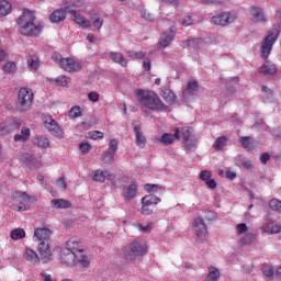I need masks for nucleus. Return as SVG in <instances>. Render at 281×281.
<instances>
[{"mask_svg":"<svg viewBox=\"0 0 281 281\" xmlns=\"http://www.w3.org/2000/svg\"><path fill=\"white\" fill-rule=\"evenodd\" d=\"M30 127H22L21 134H16L14 136V142H27V139H30Z\"/></svg>","mask_w":281,"mask_h":281,"instance_id":"31","label":"nucleus"},{"mask_svg":"<svg viewBox=\"0 0 281 281\" xmlns=\"http://www.w3.org/2000/svg\"><path fill=\"white\" fill-rule=\"evenodd\" d=\"M33 144L42 149L49 148V138L45 136H36Z\"/></svg>","mask_w":281,"mask_h":281,"instance_id":"30","label":"nucleus"},{"mask_svg":"<svg viewBox=\"0 0 281 281\" xmlns=\"http://www.w3.org/2000/svg\"><path fill=\"white\" fill-rule=\"evenodd\" d=\"M4 74H14L16 71V64L14 61H8L2 66Z\"/></svg>","mask_w":281,"mask_h":281,"instance_id":"41","label":"nucleus"},{"mask_svg":"<svg viewBox=\"0 0 281 281\" xmlns=\"http://www.w3.org/2000/svg\"><path fill=\"white\" fill-rule=\"evenodd\" d=\"M74 21L77 25H80V27H91V22L82 15H75Z\"/></svg>","mask_w":281,"mask_h":281,"instance_id":"38","label":"nucleus"},{"mask_svg":"<svg viewBox=\"0 0 281 281\" xmlns=\"http://www.w3.org/2000/svg\"><path fill=\"white\" fill-rule=\"evenodd\" d=\"M140 214H143V216H150V214H153V209H150V205L148 204H143Z\"/></svg>","mask_w":281,"mask_h":281,"instance_id":"52","label":"nucleus"},{"mask_svg":"<svg viewBox=\"0 0 281 281\" xmlns=\"http://www.w3.org/2000/svg\"><path fill=\"white\" fill-rule=\"evenodd\" d=\"M160 95L167 104H175V101L177 100V95H175V92L169 88H161Z\"/></svg>","mask_w":281,"mask_h":281,"instance_id":"24","label":"nucleus"},{"mask_svg":"<svg viewBox=\"0 0 281 281\" xmlns=\"http://www.w3.org/2000/svg\"><path fill=\"white\" fill-rule=\"evenodd\" d=\"M12 240H21V238H25V229L15 228L11 232Z\"/></svg>","mask_w":281,"mask_h":281,"instance_id":"39","label":"nucleus"},{"mask_svg":"<svg viewBox=\"0 0 281 281\" xmlns=\"http://www.w3.org/2000/svg\"><path fill=\"white\" fill-rule=\"evenodd\" d=\"M93 181H98L99 183H104V181H113V179H115V175L104 170H97L94 171L93 176H92Z\"/></svg>","mask_w":281,"mask_h":281,"instance_id":"17","label":"nucleus"},{"mask_svg":"<svg viewBox=\"0 0 281 281\" xmlns=\"http://www.w3.org/2000/svg\"><path fill=\"white\" fill-rule=\"evenodd\" d=\"M52 60H54V63H57V65H59L60 67V61L65 60V58H63V56H60V54L58 53H53Z\"/></svg>","mask_w":281,"mask_h":281,"instance_id":"59","label":"nucleus"},{"mask_svg":"<svg viewBox=\"0 0 281 281\" xmlns=\"http://www.w3.org/2000/svg\"><path fill=\"white\" fill-rule=\"evenodd\" d=\"M204 218L209 223H213V221H216V213H214L212 211H207L204 213Z\"/></svg>","mask_w":281,"mask_h":281,"instance_id":"50","label":"nucleus"},{"mask_svg":"<svg viewBox=\"0 0 281 281\" xmlns=\"http://www.w3.org/2000/svg\"><path fill=\"white\" fill-rule=\"evenodd\" d=\"M175 137H176V139L181 138V132L179 131V128H176V133L173 136H172V134H164L160 138V142L165 146H170V144H172V142H175Z\"/></svg>","mask_w":281,"mask_h":281,"instance_id":"25","label":"nucleus"},{"mask_svg":"<svg viewBox=\"0 0 281 281\" xmlns=\"http://www.w3.org/2000/svg\"><path fill=\"white\" fill-rule=\"evenodd\" d=\"M60 67L64 71L72 74V71H80L82 69V64L74 58L66 57L60 61Z\"/></svg>","mask_w":281,"mask_h":281,"instance_id":"11","label":"nucleus"},{"mask_svg":"<svg viewBox=\"0 0 281 281\" xmlns=\"http://www.w3.org/2000/svg\"><path fill=\"white\" fill-rule=\"evenodd\" d=\"M200 179H201L202 181H205V183H206V181H209L210 179H212V172H211L210 170H203V171H201V173H200Z\"/></svg>","mask_w":281,"mask_h":281,"instance_id":"51","label":"nucleus"},{"mask_svg":"<svg viewBox=\"0 0 281 281\" xmlns=\"http://www.w3.org/2000/svg\"><path fill=\"white\" fill-rule=\"evenodd\" d=\"M262 273L266 278H273V268L269 265L262 267Z\"/></svg>","mask_w":281,"mask_h":281,"instance_id":"48","label":"nucleus"},{"mask_svg":"<svg viewBox=\"0 0 281 281\" xmlns=\"http://www.w3.org/2000/svg\"><path fill=\"white\" fill-rule=\"evenodd\" d=\"M24 258L32 265H38V262H41V258L38 257V254H36V251H34L30 248H26Z\"/></svg>","mask_w":281,"mask_h":281,"instance_id":"28","label":"nucleus"},{"mask_svg":"<svg viewBox=\"0 0 281 281\" xmlns=\"http://www.w3.org/2000/svg\"><path fill=\"white\" fill-rule=\"evenodd\" d=\"M236 233L238 236L247 234V224L241 223L236 226Z\"/></svg>","mask_w":281,"mask_h":281,"instance_id":"49","label":"nucleus"},{"mask_svg":"<svg viewBox=\"0 0 281 281\" xmlns=\"http://www.w3.org/2000/svg\"><path fill=\"white\" fill-rule=\"evenodd\" d=\"M44 125L52 135H55L56 137H63V131L58 126V123L52 116H45L44 117Z\"/></svg>","mask_w":281,"mask_h":281,"instance_id":"12","label":"nucleus"},{"mask_svg":"<svg viewBox=\"0 0 281 281\" xmlns=\"http://www.w3.org/2000/svg\"><path fill=\"white\" fill-rule=\"evenodd\" d=\"M92 24H93V27H95V30L100 31L102 30V25H104V19L100 18L99 15H95L92 19Z\"/></svg>","mask_w":281,"mask_h":281,"instance_id":"44","label":"nucleus"},{"mask_svg":"<svg viewBox=\"0 0 281 281\" xmlns=\"http://www.w3.org/2000/svg\"><path fill=\"white\" fill-rule=\"evenodd\" d=\"M57 186L61 190H65L67 188V183L65 182V178H58L57 179Z\"/></svg>","mask_w":281,"mask_h":281,"instance_id":"64","label":"nucleus"},{"mask_svg":"<svg viewBox=\"0 0 281 281\" xmlns=\"http://www.w3.org/2000/svg\"><path fill=\"white\" fill-rule=\"evenodd\" d=\"M262 229L266 234H280L281 225L273 220H268V222L262 226Z\"/></svg>","mask_w":281,"mask_h":281,"instance_id":"19","label":"nucleus"},{"mask_svg":"<svg viewBox=\"0 0 281 281\" xmlns=\"http://www.w3.org/2000/svg\"><path fill=\"white\" fill-rule=\"evenodd\" d=\"M278 36H280V31L278 29H272L268 32L262 45L260 56L263 60L269 58V54H271V49H273V45H276V41H278Z\"/></svg>","mask_w":281,"mask_h":281,"instance_id":"7","label":"nucleus"},{"mask_svg":"<svg viewBox=\"0 0 281 281\" xmlns=\"http://www.w3.org/2000/svg\"><path fill=\"white\" fill-rule=\"evenodd\" d=\"M109 58L110 60H112V63L121 65V67H127L128 65V59H126V57H124L122 53L111 52Z\"/></svg>","mask_w":281,"mask_h":281,"instance_id":"22","label":"nucleus"},{"mask_svg":"<svg viewBox=\"0 0 281 281\" xmlns=\"http://www.w3.org/2000/svg\"><path fill=\"white\" fill-rule=\"evenodd\" d=\"M158 203H161V199L153 194L145 195L142 199V204H145V205H158Z\"/></svg>","mask_w":281,"mask_h":281,"instance_id":"33","label":"nucleus"},{"mask_svg":"<svg viewBox=\"0 0 281 281\" xmlns=\"http://www.w3.org/2000/svg\"><path fill=\"white\" fill-rule=\"evenodd\" d=\"M181 47H188V49L199 52V49L203 48V40L189 37L188 40L181 42Z\"/></svg>","mask_w":281,"mask_h":281,"instance_id":"15","label":"nucleus"},{"mask_svg":"<svg viewBox=\"0 0 281 281\" xmlns=\"http://www.w3.org/2000/svg\"><path fill=\"white\" fill-rule=\"evenodd\" d=\"M175 36H177V32H175V30L169 29L166 32H164L159 38V47H162V49H166V47H168L172 41H175Z\"/></svg>","mask_w":281,"mask_h":281,"instance_id":"14","label":"nucleus"},{"mask_svg":"<svg viewBox=\"0 0 281 281\" xmlns=\"http://www.w3.org/2000/svg\"><path fill=\"white\" fill-rule=\"evenodd\" d=\"M239 142L241 146L248 150H251V148H256V146H258V140L249 136L240 137Z\"/></svg>","mask_w":281,"mask_h":281,"instance_id":"27","label":"nucleus"},{"mask_svg":"<svg viewBox=\"0 0 281 281\" xmlns=\"http://www.w3.org/2000/svg\"><path fill=\"white\" fill-rule=\"evenodd\" d=\"M50 205L55 210H67L71 207V203L65 199H54L50 201Z\"/></svg>","mask_w":281,"mask_h":281,"instance_id":"26","label":"nucleus"},{"mask_svg":"<svg viewBox=\"0 0 281 281\" xmlns=\"http://www.w3.org/2000/svg\"><path fill=\"white\" fill-rule=\"evenodd\" d=\"M112 153H117V139L113 138L109 142V149Z\"/></svg>","mask_w":281,"mask_h":281,"instance_id":"54","label":"nucleus"},{"mask_svg":"<svg viewBox=\"0 0 281 281\" xmlns=\"http://www.w3.org/2000/svg\"><path fill=\"white\" fill-rule=\"evenodd\" d=\"M54 82L57 87H71V78L67 76H58Z\"/></svg>","mask_w":281,"mask_h":281,"instance_id":"34","label":"nucleus"},{"mask_svg":"<svg viewBox=\"0 0 281 281\" xmlns=\"http://www.w3.org/2000/svg\"><path fill=\"white\" fill-rule=\"evenodd\" d=\"M27 63H29V67L30 69H33L34 71H36V69H38V57L37 56H30L27 58Z\"/></svg>","mask_w":281,"mask_h":281,"instance_id":"43","label":"nucleus"},{"mask_svg":"<svg viewBox=\"0 0 281 281\" xmlns=\"http://www.w3.org/2000/svg\"><path fill=\"white\" fill-rule=\"evenodd\" d=\"M36 15L34 12L27 9L23 10V15L18 19V25H20V34L23 36H38L43 31L42 26L34 24Z\"/></svg>","mask_w":281,"mask_h":281,"instance_id":"2","label":"nucleus"},{"mask_svg":"<svg viewBox=\"0 0 281 281\" xmlns=\"http://www.w3.org/2000/svg\"><path fill=\"white\" fill-rule=\"evenodd\" d=\"M193 232L195 234L196 243L203 245L205 239L207 238V226L205 225V221L201 217H195L193 222Z\"/></svg>","mask_w":281,"mask_h":281,"instance_id":"9","label":"nucleus"},{"mask_svg":"<svg viewBox=\"0 0 281 281\" xmlns=\"http://www.w3.org/2000/svg\"><path fill=\"white\" fill-rule=\"evenodd\" d=\"M140 16L143 18V19H145V21H154V16L151 15V13L150 12H148L146 9H143L142 11H140Z\"/></svg>","mask_w":281,"mask_h":281,"instance_id":"53","label":"nucleus"},{"mask_svg":"<svg viewBox=\"0 0 281 281\" xmlns=\"http://www.w3.org/2000/svg\"><path fill=\"white\" fill-rule=\"evenodd\" d=\"M205 183L210 190H216V181L214 179L206 180Z\"/></svg>","mask_w":281,"mask_h":281,"instance_id":"63","label":"nucleus"},{"mask_svg":"<svg viewBox=\"0 0 281 281\" xmlns=\"http://www.w3.org/2000/svg\"><path fill=\"white\" fill-rule=\"evenodd\" d=\"M67 10L69 8H60L55 10L50 15L49 20L52 23H63L67 19Z\"/></svg>","mask_w":281,"mask_h":281,"instance_id":"16","label":"nucleus"},{"mask_svg":"<svg viewBox=\"0 0 281 281\" xmlns=\"http://www.w3.org/2000/svg\"><path fill=\"white\" fill-rule=\"evenodd\" d=\"M145 190L146 192H161L164 188H161L159 184H146Z\"/></svg>","mask_w":281,"mask_h":281,"instance_id":"46","label":"nucleus"},{"mask_svg":"<svg viewBox=\"0 0 281 281\" xmlns=\"http://www.w3.org/2000/svg\"><path fill=\"white\" fill-rule=\"evenodd\" d=\"M260 74H263L267 78H271V76H276L278 68L271 61H266L259 68Z\"/></svg>","mask_w":281,"mask_h":281,"instance_id":"18","label":"nucleus"},{"mask_svg":"<svg viewBox=\"0 0 281 281\" xmlns=\"http://www.w3.org/2000/svg\"><path fill=\"white\" fill-rule=\"evenodd\" d=\"M49 238H52V231L49 228H36L34 231L33 240L38 243L37 251L42 261L52 262V249L49 248Z\"/></svg>","mask_w":281,"mask_h":281,"instance_id":"1","label":"nucleus"},{"mask_svg":"<svg viewBox=\"0 0 281 281\" xmlns=\"http://www.w3.org/2000/svg\"><path fill=\"white\" fill-rule=\"evenodd\" d=\"M12 11V4L5 0L0 1V16H8Z\"/></svg>","mask_w":281,"mask_h":281,"instance_id":"35","label":"nucleus"},{"mask_svg":"<svg viewBox=\"0 0 281 281\" xmlns=\"http://www.w3.org/2000/svg\"><path fill=\"white\" fill-rule=\"evenodd\" d=\"M271 159V156L269 155V153H263L259 160L261 164H267V161H269Z\"/></svg>","mask_w":281,"mask_h":281,"instance_id":"62","label":"nucleus"},{"mask_svg":"<svg viewBox=\"0 0 281 281\" xmlns=\"http://www.w3.org/2000/svg\"><path fill=\"white\" fill-rule=\"evenodd\" d=\"M66 245L67 248L65 249H69L70 251H75L76 254H78V251H85L82 250V243L78 237H71Z\"/></svg>","mask_w":281,"mask_h":281,"instance_id":"21","label":"nucleus"},{"mask_svg":"<svg viewBox=\"0 0 281 281\" xmlns=\"http://www.w3.org/2000/svg\"><path fill=\"white\" fill-rule=\"evenodd\" d=\"M68 115L72 120H76V117H80L82 115V109H80L78 105H75L70 109Z\"/></svg>","mask_w":281,"mask_h":281,"instance_id":"42","label":"nucleus"},{"mask_svg":"<svg viewBox=\"0 0 281 281\" xmlns=\"http://www.w3.org/2000/svg\"><path fill=\"white\" fill-rule=\"evenodd\" d=\"M134 132L136 135V145L139 148H144L146 146V136H144V133H142V128L139 126H135Z\"/></svg>","mask_w":281,"mask_h":281,"instance_id":"29","label":"nucleus"},{"mask_svg":"<svg viewBox=\"0 0 281 281\" xmlns=\"http://www.w3.org/2000/svg\"><path fill=\"white\" fill-rule=\"evenodd\" d=\"M137 182L133 181L130 186L124 188L123 196H125L127 201H133V198L137 194Z\"/></svg>","mask_w":281,"mask_h":281,"instance_id":"20","label":"nucleus"},{"mask_svg":"<svg viewBox=\"0 0 281 281\" xmlns=\"http://www.w3.org/2000/svg\"><path fill=\"white\" fill-rule=\"evenodd\" d=\"M236 21V13L232 12H224L218 15H214L211 19V23L214 25H221L222 27H225V25H231V23H234Z\"/></svg>","mask_w":281,"mask_h":281,"instance_id":"10","label":"nucleus"},{"mask_svg":"<svg viewBox=\"0 0 281 281\" xmlns=\"http://www.w3.org/2000/svg\"><path fill=\"white\" fill-rule=\"evenodd\" d=\"M181 135L186 146L188 147L192 146L194 140L192 139V133L190 132V128L183 127L181 131Z\"/></svg>","mask_w":281,"mask_h":281,"instance_id":"32","label":"nucleus"},{"mask_svg":"<svg viewBox=\"0 0 281 281\" xmlns=\"http://www.w3.org/2000/svg\"><path fill=\"white\" fill-rule=\"evenodd\" d=\"M60 262L67 267L79 265V267H82L83 269H88V267L91 265V261L85 251L76 252L66 248H64L60 252Z\"/></svg>","mask_w":281,"mask_h":281,"instance_id":"4","label":"nucleus"},{"mask_svg":"<svg viewBox=\"0 0 281 281\" xmlns=\"http://www.w3.org/2000/svg\"><path fill=\"white\" fill-rule=\"evenodd\" d=\"M137 102L145 106V109H149V111H161L165 104L159 95L150 90L138 89L136 92Z\"/></svg>","mask_w":281,"mask_h":281,"instance_id":"3","label":"nucleus"},{"mask_svg":"<svg viewBox=\"0 0 281 281\" xmlns=\"http://www.w3.org/2000/svg\"><path fill=\"white\" fill-rule=\"evenodd\" d=\"M103 158L105 159V161H108L109 164H113L114 159H115V151H111L110 149H108L104 155Z\"/></svg>","mask_w":281,"mask_h":281,"instance_id":"47","label":"nucleus"},{"mask_svg":"<svg viewBox=\"0 0 281 281\" xmlns=\"http://www.w3.org/2000/svg\"><path fill=\"white\" fill-rule=\"evenodd\" d=\"M19 161H21V164H25V166H34L36 160L31 154H22L19 156Z\"/></svg>","mask_w":281,"mask_h":281,"instance_id":"36","label":"nucleus"},{"mask_svg":"<svg viewBox=\"0 0 281 281\" xmlns=\"http://www.w3.org/2000/svg\"><path fill=\"white\" fill-rule=\"evenodd\" d=\"M14 205L12 210L16 212H27L30 210L31 201H34V196H30L26 192L15 191L12 195Z\"/></svg>","mask_w":281,"mask_h":281,"instance_id":"6","label":"nucleus"},{"mask_svg":"<svg viewBox=\"0 0 281 281\" xmlns=\"http://www.w3.org/2000/svg\"><path fill=\"white\" fill-rule=\"evenodd\" d=\"M251 240H254V234H247L240 239V243L241 245H251Z\"/></svg>","mask_w":281,"mask_h":281,"instance_id":"55","label":"nucleus"},{"mask_svg":"<svg viewBox=\"0 0 281 281\" xmlns=\"http://www.w3.org/2000/svg\"><path fill=\"white\" fill-rule=\"evenodd\" d=\"M137 228L139 229V232H143V234H147V232H150V229H153V225L147 224L146 226H143L142 224H138Z\"/></svg>","mask_w":281,"mask_h":281,"instance_id":"57","label":"nucleus"},{"mask_svg":"<svg viewBox=\"0 0 281 281\" xmlns=\"http://www.w3.org/2000/svg\"><path fill=\"white\" fill-rule=\"evenodd\" d=\"M227 0H201L202 5H223Z\"/></svg>","mask_w":281,"mask_h":281,"instance_id":"45","label":"nucleus"},{"mask_svg":"<svg viewBox=\"0 0 281 281\" xmlns=\"http://www.w3.org/2000/svg\"><path fill=\"white\" fill-rule=\"evenodd\" d=\"M88 98L91 102H98L100 100V93L92 91L88 94Z\"/></svg>","mask_w":281,"mask_h":281,"instance_id":"58","label":"nucleus"},{"mask_svg":"<svg viewBox=\"0 0 281 281\" xmlns=\"http://www.w3.org/2000/svg\"><path fill=\"white\" fill-rule=\"evenodd\" d=\"M166 5H172L173 8L179 7V0H160Z\"/></svg>","mask_w":281,"mask_h":281,"instance_id":"60","label":"nucleus"},{"mask_svg":"<svg viewBox=\"0 0 281 281\" xmlns=\"http://www.w3.org/2000/svg\"><path fill=\"white\" fill-rule=\"evenodd\" d=\"M196 93H199V83L195 80H190L187 89L182 91V95L188 98V95H196Z\"/></svg>","mask_w":281,"mask_h":281,"instance_id":"23","label":"nucleus"},{"mask_svg":"<svg viewBox=\"0 0 281 281\" xmlns=\"http://www.w3.org/2000/svg\"><path fill=\"white\" fill-rule=\"evenodd\" d=\"M250 21L252 23H265L267 18L265 16V10L260 7L252 5L249 10Z\"/></svg>","mask_w":281,"mask_h":281,"instance_id":"13","label":"nucleus"},{"mask_svg":"<svg viewBox=\"0 0 281 281\" xmlns=\"http://www.w3.org/2000/svg\"><path fill=\"white\" fill-rule=\"evenodd\" d=\"M268 205L272 212H277V214H281V200L279 199H271L268 202Z\"/></svg>","mask_w":281,"mask_h":281,"instance_id":"37","label":"nucleus"},{"mask_svg":"<svg viewBox=\"0 0 281 281\" xmlns=\"http://www.w3.org/2000/svg\"><path fill=\"white\" fill-rule=\"evenodd\" d=\"M32 102H34V92L27 88H21L18 93V110L23 112L30 111Z\"/></svg>","mask_w":281,"mask_h":281,"instance_id":"8","label":"nucleus"},{"mask_svg":"<svg viewBox=\"0 0 281 281\" xmlns=\"http://www.w3.org/2000/svg\"><path fill=\"white\" fill-rule=\"evenodd\" d=\"M194 22L192 20V16L187 15L184 16V19L182 20V25H184L186 27L192 25Z\"/></svg>","mask_w":281,"mask_h":281,"instance_id":"61","label":"nucleus"},{"mask_svg":"<svg viewBox=\"0 0 281 281\" xmlns=\"http://www.w3.org/2000/svg\"><path fill=\"white\" fill-rule=\"evenodd\" d=\"M79 149L81 150L82 155H87V153L91 150V145L89 143H81L79 145Z\"/></svg>","mask_w":281,"mask_h":281,"instance_id":"56","label":"nucleus"},{"mask_svg":"<svg viewBox=\"0 0 281 281\" xmlns=\"http://www.w3.org/2000/svg\"><path fill=\"white\" fill-rule=\"evenodd\" d=\"M225 146H227V137L225 136H220L214 145L213 148H215V150H221L222 148H225Z\"/></svg>","mask_w":281,"mask_h":281,"instance_id":"40","label":"nucleus"},{"mask_svg":"<svg viewBox=\"0 0 281 281\" xmlns=\"http://www.w3.org/2000/svg\"><path fill=\"white\" fill-rule=\"evenodd\" d=\"M146 254V244L134 240L123 249V258L127 262H137Z\"/></svg>","mask_w":281,"mask_h":281,"instance_id":"5","label":"nucleus"}]
</instances>
